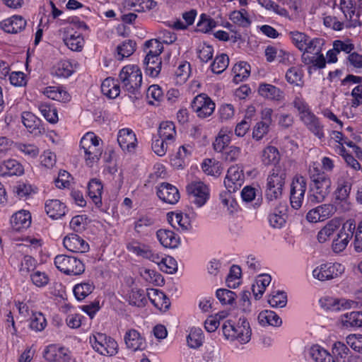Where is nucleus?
Listing matches in <instances>:
<instances>
[{
	"instance_id": "nucleus-8",
	"label": "nucleus",
	"mask_w": 362,
	"mask_h": 362,
	"mask_svg": "<svg viewBox=\"0 0 362 362\" xmlns=\"http://www.w3.org/2000/svg\"><path fill=\"white\" fill-rule=\"evenodd\" d=\"M188 199L196 207L203 206L209 200L210 190L209 187L202 181H193L186 187Z\"/></svg>"
},
{
	"instance_id": "nucleus-30",
	"label": "nucleus",
	"mask_w": 362,
	"mask_h": 362,
	"mask_svg": "<svg viewBox=\"0 0 362 362\" xmlns=\"http://www.w3.org/2000/svg\"><path fill=\"white\" fill-rule=\"evenodd\" d=\"M45 209L52 219L62 218L66 214V206L58 199H50L45 202Z\"/></svg>"
},
{
	"instance_id": "nucleus-31",
	"label": "nucleus",
	"mask_w": 362,
	"mask_h": 362,
	"mask_svg": "<svg viewBox=\"0 0 362 362\" xmlns=\"http://www.w3.org/2000/svg\"><path fill=\"white\" fill-rule=\"evenodd\" d=\"M43 93L47 98L61 103H67L71 100L70 94L62 86H48Z\"/></svg>"
},
{
	"instance_id": "nucleus-55",
	"label": "nucleus",
	"mask_w": 362,
	"mask_h": 362,
	"mask_svg": "<svg viewBox=\"0 0 362 362\" xmlns=\"http://www.w3.org/2000/svg\"><path fill=\"white\" fill-rule=\"evenodd\" d=\"M339 228V222L334 220L329 221L317 234V240L320 243L326 242L329 238Z\"/></svg>"
},
{
	"instance_id": "nucleus-14",
	"label": "nucleus",
	"mask_w": 362,
	"mask_h": 362,
	"mask_svg": "<svg viewBox=\"0 0 362 362\" xmlns=\"http://www.w3.org/2000/svg\"><path fill=\"white\" fill-rule=\"evenodd\" d=\"M245 176L243 170L237 165L230 166L224 179V185L227 191L235 192L243 185Z\"/></svg>"
},
{
	"instance_id": "nucleus-16",
	"label": "nucleus",
	"mask_w": 362,
	"mask_h": 362,
	"mask_svg": "<svg viewBox=\"0 0 362 362\" xmlns=\"http://www.w3.org/2000/svg\"><path fill=\"white\" fill-rule=\"evenodd\" d=\"M156 194L162 202L169 204H176L180 198L178 189L168 182L160 183L156 187Z\"/></svg>"
},
{
	"instance_id": "nucleus-28",
	"label": "nucleus",
	"mask_w": 362,
	"mask_h": 362,
	"mask_svg": "<svg viewBox=\"0 0 362 362\" xmlns=\"http://www.w3.org/2000/svg\"><path fill=\"white\" fill-rule=\"evenodd\" d=\"M24 173L23 165L16 159H8L0 163V176H21Z\"/></svg>"
},
{
	"instance_id": "nucleus-48",
	"label": "nucleus",
	"mask_w": 362,
	"mask_h": 362,
	"mask_svg": "<svg viewBox=\"0 0 362 362\" xmlns=\"http://www.w3.org/2000/svg\"><path fill=\"white\" fill-rule=\"evenodd\" d=\"M95 286L90 281L82 282L74 286L73 292L78 300L85 299L94 290Z\"/></svg>"
},
{
	"instance_id": "nucleus-1",
	"label": "nucleus",
	"mask_w": 362,
	"mask_h": 362,
	"mask_svg": "<svg viewBox=\"0 0 362 362\" xmlns=\"http://www.w3.org/2000/svg\"><path fill=\"white\" fill-rule=\"evenodd\" d=\"M221 329L225 339L228 341H238L241 344H245L251 339L252 329L245 317H240L237 322L226 320Z\"/></svg>"
},
{
	"instance_id": "nucleus-50",
	"label": "nucleus",
	"mask_w": 362,
	"mask_h": 362,
	"mask_svg": "<svg viewBox=\"0 0 362 362\" xmlns=\"http://www.w3.org/2000/svg\"><path fill=\"white\" fill-rule=\"evenodd\" d=\"M38 110L45 119L49 123L54 124L58 121L57 110L47 103H40Z\"/></svg>"
},
{
	"instance_id": "nucleus-2",
	"label": "nucleus",
	"mask_w": 362,
	"mask_h": 362,
	"mask_svg": "<svg viewBox=\"0 0 362 362\" xmlns=\"http://www.w3.org/2000/svg\"><path fill=\"white\" fill-rule=\"evenodd\" d=\"M119 79L122 88L138 98L141 94L142 83L141 71L137 65L129 64L124 66L119 74Z\"/></svg>"
},
{
	"instance_id": "nucleus-63",
	"label": "nucleus",
	"mask_w": 362,
	"mask_h": 362,
	"mask_svg": "<svg viewBox=\"0 0 362 362\" xmlns=\"http://www.w3.org/2000/svg\"><path fill=\"white\" fill-rule=\"evenodd\" d=\"M330 304L332 306L333 310H341L356 308L358 303L357 301L346 298H335L332 300Z\"/></svg>"
},
{
	"instance_id": "nucleus-42",
	"label": "nucleus",
	"mask_w": 362,
	"mask_h": 362,
	"mask_svg": "<svg viewBox=\"0 0 362 362\" xmlns=\"http://www.w3.org/2000/svg\"><path fill=\"white\" fill-rule=\"evenodd\" d=\"M204 340L203 331L199 327H192L187 337V343L191 349H198L202 346Z\"/></svg>"
},
{
	"instance_id": "nucleus-19",
	"label": "nucleus",
	"mask_w": 362,
	"mask_h": 362,
	"mask_svg": "<svg viewBox=\"0 0 362 362\" xmlns=\"http://www.w3.org/2000/svg\"><path fill=\"white\" fill-rule=\"evenodd\" d=\"M124 340L127 349L133 352L142 351L146 346L145 338L134 329H130L126 332Z\"/></svg>"
},
{
	"instance_id": "nucleus-22",
	"label": "nucleus",
	"mask_w": 362,
	"mask_h": 362,
	"mask_svg": "<svg viewBox=\"0 0 362 362\" xmlns=\"http://www.w3.org/2000/svg\"><path fill=\"white\" fill-rule=\"evenodd\" d=\"M27 21L21 16L14 15L0 23L1 28L6 33L16 34L23 30Z\"/></svg>"
},
{
	"instance_id": "nucleus-46",
	"label": "nucleus",
	"mask_w": 362,
	"mask_h": 362,
	"mask_svg": "<svg viewBox=\"0 0 362 362\" xmlns=\"http://www.w3.org/2000/svg\"><path fill=\"white\" fill-rule=\"evenodd\" d=\"M232 132L221 129L213 143L214 149L216 152L222 153L230 143Z\"/></svg>"
},
{
	"instance_id": "nucleus-4",
	"label": "nucleus",
	"mask_w": 362,
	"mask_h": 362,
	"mask_svg": "<svg viewBox=\"0 0 362 362\" xmlns=\"http://www.w3.org/2000/svg\"><path fill=\"white\" fill-rule=\"evenodd\" d=\"M286 178V173L284 168L281 166H275L272 170L267 179L265 190V196L269 201L281 198Z\"/></svg>"
},
{
	"instance_id": "nucleus-52",
	"label": "nucleus",
	"mask_w": 362,
	"mask_h": 362,
	"mask_svg": "<svg viewBox=\"0 0 362 362\" xmlns=\"http://www.w3.org/2000/svg\"><path fill=\"white\" fill-rule=\"evenodd\" d=\"M145 291L139 288H132L129 295V303L132 305L143 307L147 303Z\"/></svg>"
},
{
	"instance_id": "nucleus-23",
	"label": "nucleus",
	"mask_w": 362,
	"mask_h": 362,
	"mask_svg": "<svg viewBox=\"0 0 362 362\" xmlns=\"http://www.w3.org/2000/svg\"><path fill=\"white\" fill-rule=\"evenodd\" d=\"M117 141L123 151L129 152L134 151L137 144L136 134L129 128H123L118 132Z\"/></svg>"
},
{
	"instance_id": "nucleus-5",
	"label": "nucleus",
	"mask_w": 362,
	"mask_h": 362,
	"mask_svg": "<svg viewBox=\"0 0 362 362\" xmlns=\"http://www.w3.org/2000/svg\"><path fill=\"white\" fill-rule=\"evenodd\" d=\"M339 8L346 20V28L362 25V0H339Z\"/></svg>"
},
{
	"instance_id": "nucleus-45",
	"label": "nucleus",
	"mask_w": 362,
	"mask_h": 362,
	"mask_svg": "<svg viewBox=\"0 0 362 362\" xmlns=\"http://www.w3.org/2000/svg\"><path fill=\"white\" fill-rule=\"evenodd\" d=\"M286 79L290 84L303 87L304 84L303 71L300 67L291 66L286 73Z\"/></svg>"
},
{
	"instance_id": "nucleus-49",
	"label": "nucleus",
	"mask_w": 362,
	"mask_h": 362,
	"mask_svg": "<svg viewBox=\"0 0 362 362\" xmlns=\"http://www.w3.org/2000/svg\"><path fill=\"white\" fill-rule=\"evenodd\" d=\"M172 145L170 142L161 137L153 136L151 148L153 151L158 156H163L165 155L168 149Z\"/></svg>"
},
{
	"instance_id": "nucleus-58",
	"label": "nucleus",
	"mask_w": 362,
	"mask_h": 362,
	"mask_svg": "<svg viewBox=\"0 0 362 362\" xmlns=\"http://www.w3.org/2000/svg\"><path fill=\"white\" fill-rule=\"evenodd\" d=\"M168 221L173 226L176 227V224L183 230H187L190 227V223L187 216H183L182 213H172L168 216Z\"/></svg>"
},
{
	"instance_id": "nucleus-29",
	"label": "nucleus",
	"mask_w": 362,
	"mask_h": 362,
	"mask_svg": "<svg viewBox=\"0 0 362 362\" xmlns=\"http://www.w3.org/2000/svg\"><path fill=\"white\" fill-rule=\"evenodd\" d=\"M351 186L352 183L347 176L339 177L337 181V189L334 192L336 199L346 201L349 197Z\"/></svg>"
},
{
	"instance_id": "nucleus-18",
	"label": "nucleus",
	"mask_w": 362,
	"mask_h": 362,
	"mask_svg": "<svg viewBox=\"0 0 362 362\" xmlns=\"http://www.w3.org/2000/svg\"><path fill=\"white\" fill-rule=\"evenodd\" d=\"M287 212V204L286 203H279L268 216V221L270 226L277 229L284 227L288 218Z\"/></svg>"
},
{
	"instance_id": "nucleus-26",
	"label": "nucleus",
	"mask_w": 362,
	"mask_h": 362,
	"mask_svg": "<svg viewBox=\"0 0 362 362\" xmlns=\"http://www.w3.org/2000/svg\"><path fill=\"white\" fill-rule=\"evenodd\" d=\"M22 122L28 131L34 136H40L45 133V128L41 124V120L32 112H23Z\"/></svg>"
},
{
	"instance_id": "nucleus-7",
	"label": "nucleus",
	"mask_w": 362,
	"mask_h": 362,
	"mask_svg": "<svg viewBox=\"0 0 362 362\" xmlns=\"http://www.w3.org/2000/svg\"><path fill=\"white\" fill-rule=\"evenodd\" d=\"M90 343L94 350L103 356H112L118 352L117 341L105 334L98 332L93 334L90 337Z\"/></svg>"
},
{
	"instance_id": "nucleus-44",
	"label": "nucleus",
	"mask_w": 362,
	"mask_h": 362,
	"mask_svg": "<svg viewBox=\"0 0 362 362\" xmlns=\"http://www.w3.org/2000/svg\"><path fill=\"white\" fill-rule=\"evenodd\" d=\"M310 354L315 362H336L325 349L317 344L311 346Z\"/></svg>"
},
{
	"instance_id": "nucleus-56",
	"label": "nucleus",
	"mask_w": 362,
	"mask_h": 362,
	"mask_svg": "<svg viewBox=\"0 0 362 362\" xmlns=\"http://www.w3.org/2000/svg\"><path fill=\"white\" fill-rule=\"evenodd\" d=\"M203 171L209 175L215 177L219 176L222 171L223 167L220 162L208 159L204 161L202 165Z\"/></svg>"
},
{
	"instance_id": "nucleus-41",
	"label": "nucleus",
	"mask_w": 362,
	"mask_h": 362,
	"mask_svg": "<svg viewBox=\"0 0 362 362\" xmlns=\"http://www.w3.org/2000/svg\"><path fill=\"white\" fill-rule=\"evenodd\" d=\"M261 158L264 165H276L280 160V153L275 146H268L262 151Z\"/></svg>"
},
{
	"instance_id": "nucleus-11",
	"label": "nucleus",
	"mask_w": 362,
	"mask_h": 362,
	"mask_svg": "<svg viewBox=\"0 0 362 362\" xmlns=\"http://www.w3.org/2000/svg\"><path fill=\"white\" fill-rule=\"evenodd\" d=\"M307 189L306 179L302 175H296L291 183L290 202L292 208L301 207Z\"/></svg>"
},
{
	"instance_id": "nucleus-17",
	"label": "nucleus",
	"mask_w": 362,
	"mask_h": 362,
	"mask_svg": "<svg viewBox=\"0 0 362 362\" xmlns=\"http://www.w3.org/2000/svg\"><path fill=\"white\" fill-rule=\"evenodd\" d=\"M335 212V207L331 204H321L311 210L306 214V219L310 223L323 221L330 218Z\"/></svg>"
},
{
	"instance_id": "nucleus-12",
	"label": "nucleus",
	"mask_w": 362,
	"mask_h": 362,
	"mask_svg": "<svg viewBox=\"0 0 362 362\" xmlns=\"http://www.w3.org/2000/svg\"><path fill=\"white\" fill-rule=\"evenodd\" d=\"M126 247L129 252L138 257H141L155 263L160 262V255L158 253L154 252L149 245L136 240L133 239L128 242Z\"/></svg>"
},
{
	"instance_id": "nucleus-39",
	"label": "nucleus",
	"mask_w": 362,
	"mask_h": 362,
	"mask_svg": "<svg viewBox=\"0 0 362 362\" xmlns=\"http://www.w3.org/2000/svg\"><path fill=\"white\" fill-rule=\"evenodd\" d=\"M341 322L346 328L362 327V311H353L341 315Z\"/></svg>"
},
{
	"instance_id": "nucleus-34",
	"label": "nucleus",
	"mask_w": 362,
	"mask_h": 362,
	"mask_svg": "<svg viewBox=\"0 0 362 362\" xmlns=\"http://www.w3.org/2000/svg\"><path fill=\"white\" fill-rule=\"evenodd\" d=\"M272 277L267 274H262L257 276L255 283L252 285V291L255 299H259L265 291L266 288L269 285Z\"/></svg>"
},
{
	"instance_id": "nucleus-27",
	"label": "nucleus",
	"mask_w": 362,
	"mask_h": 362,
	"mask_svg": "<svg viewBox=\"0 0 362 362\" xmlns=\"http://www.w3.org/2000/svg\"><path fill=\"white\" fill-rule=\"evenodd\" d=\"M156 237L162 246L166 248H177L180 243V238L174 231L168 229H159Z\"/></svg>"
},
{
	"instance_id": "nucleus-37",
	"label": "nucleus",
	"mask_w": 362,
	"mask_h": 362,
	"mask_svg": "<svg viewBox=\"0 0 362 362\" xmlns=\"http://www.w3.org/2000/svg\"><path fill=\"white\" fill-rule=\"evenodd\" d=\"M259 94L267 99L280 100L283 98V92L280 88L268 83H260L258 88Z\"/></svg>"
},
{
	"instance_id": "nucleus-64",
	"label": "nucleus",
	"mask_w": 362,
	"mask_h": 362,
	"mask_svg": "<svg viewBox=\"0 0 362 362\" xmlns=\"http://www.w3.org/2000/svg\"><path fill=\"white\" fill-rule=\"evenodd\" d=\"M160 269L168 274H175L177 270L176 260L172 257H162L160 256V262L157 263Z\"/></svg>"
},
{
	"instance_id": "nucleus-57",
	"label": "nucleus",
	"mask_w": 362,
	"mask_h": 362,
	"mask_svg": "<svg viewBox=\"0 0 362 362\" xmlns=\"http://www.w3.org/2000/svg\"><path fill=\"white\" fill-rule=\"evenodd\" d=\"M268 303L273 308H284L287 303V296L284 291H273L268 297Z\"/></svg>"
},
{
	"instance_id": "nucleus-62",
	"label": "nucleus",
	"mask_w": 362,
	"mask_h": 362,
	"mask_svg": "<svg viewBox=\"0 0 362 362\" xmlns=\"http://www.w3.org/2000/svg\"><path fill=\"white\" fill-rule=\"evenodd\" d=\"M216 296L222 305H233L235 300L236 294L232 291L219 288L216 292Z\"/></svg>"
},
{
	"instance_id": "nucleus-20",
	"label": "nucleus",
	"mask_w": 362,
	"mask_h": 362,
	"mask_svg": "<svg viewBox=\"0 0 362 362\" xmlns=\"http://www.w3.org/2000/svg\"><path fill=\"white\" fill-rule=\"evenodd\" d=\"M63 245L66 249L73 252L84 253L89 250L88 243L75 233L67 235L63 240Z\"/></svg>"
},
{
	"instance_id": "nucleus-25",
	"label": "nucleus",
	"mask_w": 362,
	"mask_h": 362,
	"mask_svg": "<svg viewBox=\"0 0 362 362\" xmlns=\"http://www.w3.org/2000/svg\"><path fill=\"white\" fill-rule=\"evenodd\" d=\"M300 119L306 127L318 139L325 137L324 126L320 122L319 118L312 112L300 116Z\"/></svg>"
},
{
	"instance_id": "nucleus-9",
	"label": "nucleus",
	"mask_w": 362,
	"mask_h": 362,
	"mask_svg": "<svg viewBox=\"0 0 362 362\" xmlns=\"http://www.w3.org/2000/svg\"><path fill=\"white\" fill-rule=\"evenodd\" d=\"M356 230V222L354 219H349L344 222L337 237L332 242V250L334 252H342L346 247L352 238Z\"/></svg>"
},
{
	"instance_id": "nucleus-51",
	"label": "nucleus",
	"mask_w": 362,
	"mask_h": 362,
	"mask_svg": "<svg viewBox=\"0 0 362 362\" xmlns=\"http://www.w3.org/2000/svg\"><path fill=\"white\" fill-rule=\"evenodd\" d=\"M136 49V42L132 40L123 41L117 47V59L119 60L131 56Z\"/></svg>"
},
{
	"instance_id": "nucleus-13",
	"label": "nucleus",
	"mask_w": 362,
	"mask_h": 362,
	"mask_svg": "<svg viewBox=\"0 0 362 362\" xmlns=\"http://www.w3.org/2000/svg\"><path fill=\"white\" fill-rule=\"evenodd\" d=\"M215 107L213 100L204 93L197 95L192 103V110L200 118L209 117L214 112Z\"/></svg>"
},
{
	"instance_id": "nucleus-24",
	"label": "nucleus",
	"mask_w": 362,
	"mask_h": 362,
	"mask_svg": "<svg viewBox=\"0 0 362 362\" xmlns=\"http://www.w3.org/2000/svg\"><path fill=\"white\" fill-rule=\"evenodd\" d=\"M63 40L68 48L72 51L79 52L84 45L82 35L69 27L65 28Z\"/></svg>"
},
{
	"instance_id": "nucleus-40",
	"label": "nucleus",
	"mask_w": 362,
	"mask_h": 362,
	"mask_svg": "<svg viewBox=\"0 0 362 362\" xmlns=\"http://www.w3.org/2000/svg\"><path fill=\"white\" fill-rule=\"evenodd\" d=\"M74 72L71 63L68 60H61L52 68L51 73L58 78H68Z\"/></svg>"
},
{
	"instance_id": "nucleus-33",
	"label": "nucleus",
	"mask_w": 362,
	"mask_h": 362,
	"mask_svg": "<svg viewBox=\"0 0 362 362\" xmlns=\"http://www.w3.org/2000/svg\"><path fill=\"white\" fill-rule=\"evenodd\" d=\"M158 136L173 144L177 137L175 124L170 121L162 122L158 129Z\"/></svg>"
},
{
	"instance_id": "nucleus-6",
	"label": "nucleus",
	"mask_w": 362,
	"mask_h": 362,
	"mask_svg": "<svg viewBox=\"0 0 362 362\" xmlns=\"http://www.w3.org/2000/svg\"><path fill=\"white\" fill-rule=\"evenodd\" d=\"M54 264L60 272L69 276H78L85 271L83 262L74 256L57 255L54 258Z\"/></svg>"
},
{
	"instance_id": "nucleus-59",
	"label": "nucleus",
	"mask_w": 362,
	"mask_h": 362,
	"mask_svg": "<svg viewBox=\"0 0 362 362\" xmlns=\"http://www.w3.org/2000/svg\"><path fill=\"white\" fill-rule=\"evenodd\" d=\"M328 194L325 190L321 191L317 188L309 187L307 197L308 203L310 205L321 203L325 200Z\"/></svg>"
},
{
	"instance_id": "nucleus-10",
	"label": "nucleus",
	"mask_w": 362,
	"mask_h": 362,
	"mask_svg": "<svg viewBox=\"0 0 362 362\" xmlns=\"http://www.w3.org/2000/svg\"><path fill=\"white\" fill-rule=\"evenodd\" d=\"M345 267L337 262H327L317 267L313 271V276L320 281H327L337 278L344 272Z\"/></svg>"
},
{
	"instance_id": "nucleus-15",
	"label": "nucleus",
	"mask_w": 362,
	"mask_h": 362,
	"mask_svg": "<svg viewBox=\"0 0 362 362\" xmlns=\"http://www.w3.org/2000/svg\"><path fill=\"white\" fill-rule=\"evenodd\" d=\"M43 357L48 362H71L70 351L57 344L47 346L43 351Z\"/></svg>"
},
{
	"instance_id": "nucleus-43",
	"label": "nucleus",
	"mask_w": 362,
	"mask_h": 362,
	"mask_svg": "<svg viewBox=\"0 0 362 362\" xmlns=\"http://www.w3.org/2000/svg\"><path fill=\"white\" fill-rule=\"evenodd\" d=\"M147 296L149 300L156 306L164 307L168 308L170 305L169 299L166 297L165 294L156 288H151L148 290Z\"/></svg>"
},
{
	"instance_id": "nucleus-54",
	"label": "nucleus",
	"mask_w": 362,
	"mask_h": 362,
	"mask_svg": "<svg viewBox=\"0 0 362 362\" xmlns=\"http://www.w3.org/2000/svg\"><path fill=\"white\" fill-rule=\"evenodd\" d=\"M163 49V46L162 43L156 39L147 40L144 44V52L146 54V57H160V54L162 53Z\"/></svg>"
},
{
	"instance_id": "nucleus-47",
	"label": "nucleus",
	"mask_w": 362,
	"mask_h": 362,
	"mask_svg": "<svg viewBox=\"0 0 362 362\" xmlns=\"http://www.w3.org/2000/svg\"><path fill=\"white\" fill-rule=\"evenodd\" d=\"M233 81L238 83L247 78L250 74V66L246 62H240L233 68Z\"/></svg>"
},
{
	"instance_id": "nucleus-35",
	"label": "nucleus",
	"mask_w": 362,
	"mask_h": 362,
	"mask_svg": "<svg viewBox=\"0 0 362 362\" xmlns=\"http://www.w3.org/2000/svg\"><path fill=\"white\" fill-rule=\"evenodd\" d=\"M258 322L262 326L279 327L282 324L281 317L274 311L263 310L258 315Z\"/></svg>"
},
{
	"instance_id": "nucleus-38",
	"label": "nucleus",
	"mask_w": 362,
	"mask_h": 362,
	"mask_svg": "<svg viewBox=\"0 0 362 362\" xmlns=\"http://www.w3.org/2000/svg\"><path fill=\"white\" fill-rule=\"evenodd\" d=\"M101 91L109 98H115L119 95L120 86L117 80L107 78L101 84Z\"/></svg>"
},
{
	"instance_id": "nucleus-3",
	"label": "nucleus",
	"mask_w": 362,
	"mask_h": 362,
	"mask_svg": "<svg viewBox=\"0 0 362 362\" xmlns=\"http://www.w3.org/2000/svg\"><path fill=\"white\" fill-rule=\"evenodd\" d=\"M80 150L86 165L93 167L99 161L103 153L100 139L93 132L86 133L80 141Z\"/></svg>"
},
{
	"instance_id": "nucleus-60",
	"label": "nucleus",
	"mask_w": 362,
	"mask_h": 362,
	"mask_svg": "<svg viewBox=\"0 0 362 362\" xmlns=\"http://www.w3.org/2000/svg\"><path fill=\"white\" fill-rule=\"evenodd\" d=\"M229 64V58L225 54L216 56L214 62L211 64V71L215 74H221L226 69Z\"/></svg>"
},
{
	"instance_id": "nucleus-21",
	"label": "nucleus",
	"mask_w": 362,
	"mask_h": 362,
	"mask_svg": "<svg viewBox=\"0 0 362 362\" xmlns=\"http://www.w3.org/2000/svg\"><path fill=\"white\" fill-rule=\"evenodd\" d=\"M32 222L31 214L29 211L20 210L12 215L11 226L13 230L21 232L28 229Z\"/></svg>"
},
{
	"instance_id": "nucleus-53",
	"label": "nucleus",
	"mask_w": 362,
	"mask_h": 362,
	"mask_svg": "<svg viewBox=\"0 0 362 362\" xmlns=\"http://www.w3.org/2000/svg\"><path fill=\"white\" fill-rule=\"evenodd\" d=\"M350 350L348 346L341 342L337 341L332 346V357L333 359L337 362H340V360H343V362H346L345 359L349 358Z\"/></svg>"
},
{
	"instance_id": "nucleus-32",
	"label": "nucleus",
	"mask_w": 362,
	"mask_h": 362,
	"mask_svg": "<svg viewBox=\"0 0 362 362\" xmlns=\"http://www.w3.org/2000/svg\"><path fill=\"white\" fill-rule=\"evenodd\" d=\"M103 186L102 182L98 179H92L88 185V194L90 198L97 207L102 205V194Z\"/></svg>"
},
{
	"instance_id": "nucleus-36",
	"label": "nucleus",
	"mask_w": 362,
	"mask_h": 362,
	"mask_svg": "<svg viewBox=\"0 0 362 362\" xmlns=\"http://www.w3.org/2000/svg\"><path fill=\"white\" fill-rule=\"evenodd\" d=\"M145 72L151 77H157L161 71V58L158 57H145L144 59Z\"/></svg>"
},
{
	"instance_id": "nucleus-61",
	"label": "nucleus",
	"mask_w": 362,
	"mask_h": 362,
	"mask_svg": "<svg viewBox=\"0 0 362 362\" xmlns=\"http://www.w3.org/2000/svg\"><path fill=\"white\" fill-rule=\"evenodd\" d=\"M47 326V320L42 313H34L30 318V328L35 332H41Z\"/></svg>"
}]
</instances>
